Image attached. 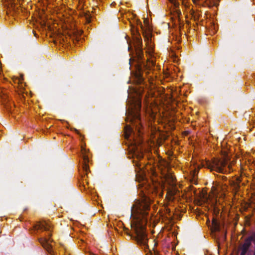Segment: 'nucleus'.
<instances>
[{"instance_id":"f257e3e1","label":"nucleus","mask_w":255,"mask_h":255,"mask_svg":"<svg viewBox=\"0 0 255 255\" xmlns=\"http://www.w3.org/2000/svg\"><path fill=\"white\" fill-rule=\"evenodd\" d=\"M150 205V199L145 197L140 201L136 202L133 205L131 210L133 221L131 224V227L134 231L135 238L137 243L142 245L144 248H148L145 227Z\"/></svg>"},{"instance_id":"f03ea898","label":"nucleus","mask_w":255,"mask_h":255,"mask_svg":"<svg viewBox=\"0 0 255 255\" xmlns=\"http://www.w3.org/2000/svg\"><path fill=\"white\" fill-rule=\"evenodd\" d=\"M129 103V101H128ZM128 107L127 112L126 121L133 123L134 125L136 124L135 129L138 132L137 136H135L134 133L133 132L132 128L129 125H127L125 127V138L128 140L130 136H132V134L133 136L132 137L133 141L130 143L131 145L129 146V151L132 152L133 155L136 156L138 159H140L142 157L143 155L142 153L138 152V146L141 143V139L140 137V128L141 126L140 123L139 112L141 108V100L139 99L132 100L131 103L128 104Z\"/></svg>"},{"instance_id":"7ed1b4c3","label":"nucleus","mask_w":255,"mask_h":255,"mask_svg":"<svg viewBox=\"0 0 255 255\" xmlns=\"http://www.w3.org/2000/svg\"><path fill=\"white\" fill-rule=\"evenodd\" d=\"M228 156L222 158H213L211 161H202L201 165L202 167L207 168L211 170H215L216 172L222 173H227L233 171L232 166L235 163L233 160L228 164Z\"/></svg>"},{"instance_id":"20e7f679","label":"nucleus","mask_w":255,"mask_h":255,"mask_svg":"<svg viewBox=\"0 0 255 255\" xmlns=\"http://www.w3.org/2000/svg\"><path fill=\"white\" fill-rule=\"evenodd\" d=\"M143 22L145 28L142 25L141 26V28L142 29L143 35L144 37V41L146 43V53L148 55L147 66L148 68H150L155 64L154 59L151 57L154 51V46L151 39V29L147 19H144Z\"/></svg>"},{"instance_id":"39448f33","label":"nucleus","mask_w":255,"mask_h":255,"mask_svg":"<svg viewBox=\"0 0 255 255\" xmlns=\"http://www.w3.org/2000/svg\"><path fill=\"white\" fill-rule=\"evenodd\" d=\"M252 248H254V255H255V235L249 237L245 243L239 247L238 253L240 255H246L248 253L251 255L250 250Z\"/></svg>"},{"instance_id":"423d86ee","label":"nucleus","mask_w":255,"mask_h":255,"mask_svg":"<svg viewBox=\"0 0 255 255\" xmlns=\"http://www.w3.org/2000/svg\"><path fill=\"white\" fill-rule=\"evenodd\" d=\"M137 46L138 47L136 48V53L137 56V58L138 61L142 59V57L143 56V51L141 49L142 47V43L140 41V40L138 38L137 39ZM137 71H136L135 73V77L136 78V82L138 84H141L142 81H143V79L142 76L141 72V67L140 65V62L138 61L137 63Z\"/></svg>"},{"instance_id":"0eeeda50","label":"nucleus","mask_w":255,"mask_h":255,"mask_svg":"<svg viewBox=\"0 0 255 255\" xmlns=\"http://www.w3.org/2000/svg\"><path fill=\"white\" fill-rule=\"evenodd\" d=\"M166 180L170 186L168 188L166 198L168 201H173L175 199V196L179 192L175 185V178L172 175H168Z\"/></svg>"},{"instance_id":"6e6552de","label":"nucleus","mask_w":255,"mask_h":255,"mask_svg":"<svg viewBox=\"0 0 255 255\" xmlns=\"http://www.w3.org/2000/svg\"><path fill=\"white\" fill-rule=\"evenodd\" d=\"M81 153L83 160V169L87 174L89 171V150L86 149L85 144H83L81 145Z\"/></svg>"},{"instance_id":"1a4fd4ad","label":"nucleus","mask_w":255,"mask_h":255,"mask_svg":"<svg viewBox=\"0 0 255 255\" xmlns=\"http://www.w3.org/2000/svg\"><path fill=\"white\" fill-rule=\"evenodd\" d=\"M35 230H45L50 231L52 228V225L49 221H42L37 222L34 226Z\"/></svg>"},{"instance_id":"9d476101","label":"nucleus","mask_w":255,"mask_h":255,"mask_svg":"<svg viewBox=\"0 0 255 255\" xmlns=\"http://www.w3.org/2000/svg\"><path fill=\"white\" fill-rule=\"evenodd\" d=\"M40 243L41 244L42 247L46 250V251L49 253L52 254V246L50 243L52 241L50 239V237L47 238H41L39 239Z\"/></svg>"},{"instance_id":"9b49d317","label":"nucleus","mask_w":255,"mask_h":255,"mask_svg":"<svg viewBox=\"0 0 255 255\" xmlns=\"http://www.w3.org/2000/svg\"><path fill=\"white\" fill-rule=\"evenodd\" d=\"M217 192L215 188H212L208 196V199L212 204H217L219 200H218Z\"/></svg>"},{"instance_id":"f8f14e48","label":"nucleus","mask_w":255,"mask_h":255,"mask_svg":"<svg viewBox=\"0 0 255 255\" xmlns=\"http://www.w3.org/2000/svg\"><path fill=\"white\" fill-rule=\"evenodd\" d=\"M231 186L233 188V190H234L235 193L234 197H235L236 195L237 194V192L239 191L240 189V184L236 182V181H232L231 183Z\"/></svg>"},{"instance_id":"ddd939ff","label":"nucleus","mask_w":255,"mask_h":255,"mask_svg":"<svg viewBox=\"0 0 255 255\" xmlns=\"http://www.w3.org/2000/svg\"><path fill=\"white\" fill-rule=\"evenodd\" d=\"M213 224H214V227H213L214 230L215 231H219V226L217 224L215 223L214 222H213Z\"/></svg>"},{"instance_id":"4468645a","label":"nucleus","mask_w":255,"mask_h":255,"mask_svg":"<svg viewBox=\"0 0 255 255\" xmlns=\"http://www.w3.org/2000/svg\"><path fill=\"white\" fill-rule=\"evenodd\" d=\"M172 3L174 4L175 7H177L179 5V3L176 0H169Z\"/></svg>"},{"instance_id":"2eb2a0df","label":"nucleus","mask_w":255,"mask_h":255,"mask_svg":"<svg viewBox=\"0 0 255 255\" xmlns=\"http://www.w3.org/2000/svg\"><path fill=\"white\" fill-rule=\"evenodd\" d=\"M233 181H236V182L240 184L241 181H242L241 177H237L236 178V180H233Z\"/></svg>"},{"instance_id":"dca6fc26","label":"nucleus","mask_w":255,"mask_h":255,"mask_svg":"<svg viewBox=\"0 0 255 255\" xmlns=\"http://www.w3.org/2000/svg\"><path fill=\"white\" fill-rule=\"evenodd\" d=\"M134 61V59H132V58H130L129 59V64L130 65V66L132 65L133 64V61Z\"/></svg>"},{"instance_id":"f3484780","label":"nucleus","mask_w":255,"mask_h":255,"mask_svg":"<svg viewBox=\"0 0 255 255\" xmlns=\"http://www.w3.org/2000/svg\"><path fill=\"white\" fill-rule=\"evenodd\" d=\"M193 2L197 4L199 1V0H192Z\"/></svg>"},{"instance_id":"a211bd4d","label":"nucleus","mask_w":255,"mask_h":255,"mask_svg":"<svg viewBox=\"0 0 255 255\" xmlns=\"http://www.w3.org/2000/svg\"><path fill=\"white\" fill-rule=\"evenodd\" d=\"M247 255H250L249 253H248V254H247Z\"/></svg>"}]
</instances>
